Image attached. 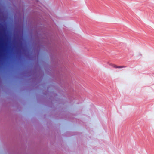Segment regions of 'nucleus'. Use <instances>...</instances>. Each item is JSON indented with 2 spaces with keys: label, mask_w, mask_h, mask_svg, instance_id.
<instances>
[{
  "label": "nucleus",
  "mask_w": 154,
  "mask_h": 154,
  "mask_svg": "<svg viewBox=\"0 0 154 154\" xmlns=\"http://www.w3.org/2000/svg\"><path fill=\"white\" fill-rule=\"evenodd\" d=\"M109 65L115 68H124V67H125L124 66H117V65H115V64H112V63H109Z\"/></svg>",
  "instance_id": "f257e3e1"
}]
</instances>
